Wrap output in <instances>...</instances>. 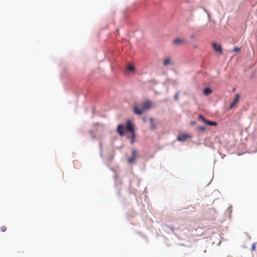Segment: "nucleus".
<instances>
[{
  "mask_svg": "<svg viewBox=\"0 0 257 257\" xmlns=\"http://www.w3.org/2000/svg\"><path fill=\"white\" fill-rule=\"evenodd\" d=\"M153 106V102L147 100L142 104V107H140L138 104H135L133 107V112L135 114L140 115L144 111L150 109Z\"/></svg>",
  "mask_w": 257,
  "mask_h": 257,
  "instance_id": "obj_1",
  "label": "nucleus"
},
{
  "mask_svg": "<svg viewBox=\"0 0 257 257\" xmlns=\"http://www.w3.org/2000/svg\"><path fill=\"white\" fill-rule=\"evenodd\" d=\"M124 129L131 133L135 132V129L131 120H127L125 126L121 124H119L117 125L116 131L120 136L122 137L124 135Z\"/></svg>",
  "mask_w": 257,
  "mask_h": 257,
  "instance_id": "obj_2",
  "label": "nucleus"
},
{
  "mask_svg": "<svg viewBox=\"0 0 257 257\" xmlns=\"http://www.w3.org/2000/svg\"><path fill=\"white\" fill-rule=\"evenodd\" d=\"M139 158L138 152L135 149L132 150V157L127 158L128 164H134L135 163L137 159Z\"/></svg>",
  "mask_w": 257,
  "mask_h": 257,
  "instance_id": "obj_3",
  "label": "nucleus"
},
{
  "mask_svg": "<svg viewBox=\"0 0 257 257\" xmlns=\"http://www.w3.org/2000/svg\"><path fill=\"white\" fill-rule=\"evenodd\" d=\"M198 118L208 125L215 126L217 125V123L216 122L206 120L201 114L199 115Z\"/></svg>",
  "mask_w": 257,
  "mask_h": 257,
  "instance_id": "obj_4",
  "label": "nucleus"
},
{
  "mask_svg": "<svg viewBox=\"0 0 257 257\" xmlns=\"http://www.w3.org/2000/svg\"><path fill=\"white\" fill-rule=\"evenodd\" d=\"M212 47L216 53H218L220 55L222 54V48L220 45H217L215 43H214L212 44Z\"/></svg>",
  "mask_w": 257,
  "mask_h": 257,
  "instance_id": "obj_5",
  "label": "nucleus"
},
{
  "mask_svg": "<svg viewBox=\"0 0 257 257\" xmlns=\"http://www.w3.org/2000/svg\"><path fill=\"white\" fill-rule=\"evenodd\" d=\"M173 43L175 46H179L186 43V41L180 38H177L174 40Z\"/></svg>",
  "mask_w": 257,
  "mask_h": 257,
  "instance_id": "obj_6",
  "label": "nucleus"
},
{
  "mask_svg": "<svg viewBox=\"0 0 257 257\" xmlns=\"http://www.w3.org/2000/svg\"><path fill=\"white\" fill-rule=\"evenodd\" d=\"M191 136L188 134H181L177 137V140L179 141H184L187 139L191 138Z\"/></svg>",
  "mask_w": 257,
  "mask_h": 257,
  "instance_id": "obj_7",
  "label": "nucleus"
},
{
  "mask_svg": "<svg viewBox=\"0 0 257 257\" xmlns=\"http://www.w3.org/2000/svg\"><path fill=\"white\" fill-rule=\"evenodd\" d=\"M240 95L239 94H236L235 95V98L233 102L231 103L229 108L231 109L235 105V104L238 101V100L239 99Z\"/></svg>",
  "mask_w": 257,
  "mask_h": 257,
  "instance_id": "obj_8",
  "label": "nucleus"
},
{
  "mask_svg": "<svg viewBox=\"0 0 257 257\" xmlns=\"http://www.w3.org/2000/svg\"><path fill=\"white\" fill-rule=\"evenodd\" d=\"M150 128L151 130H154L156 128V125L154 122V120L153 118L151 117L150 118Z\"/></svg>",
  "mask_w": 257,
  "mask_h": 257,
  "instance_id": "obj_9",
  "label": "nucleus"
},
{
  "mask_svg": "<svg viewBox=\"0 0 257 257\" xmlns=\"http://www.w3.org/2000/svg\"><path fill=\"white\" fill-rule=\"evenodd\" d=\"M212 93V90L210 88L206 87L203 90V94L205 95H208Z\"/></svg>",
  "mask_w": 257,
  "mask_h": 257,
  "instance_id": "obj_10",
  "label": "nucleus"
},
{
  "mask_svg": "<svg viewBox=\"0 0 257 257\" xmlns=\"http://www.w3.org/2000/svg\"><path fill=\"white\" fill-rule=\"evenodd\" d=\"M171 59L170 58H167L164 59L163 61V65L165 66H168L171 64Z\"/></svg>",
  "mask_w": 257,
  "mask_h": 257,
  "instance_id": "obj_11",
  "label": "nucleus"
},
{
  "mask_svg": "<svg viewBox=\"0 0 257 257\" xmlns=\"http://www.w3.org/2000/svg\"><path fill=\"white\" fill-rule=\"evenodd\" d=\"M131 133V137L130 138L131 143L132 144H133L135 142V137H136L135 132H134L133 133ZM127 138H130L129 137H127Z\"/></svg>",
  "mask_w": 257,
  "mask_h": 257,
  "instance_id": "obj_12",
  "label": "nucleus"
},
{
  "mask_svg": "<svg viewBox=\"0 0 257 257\" xmlns=\"http://www.w3.org/2000/svg\"><path fill=\"white\" fill-rule=\"evenodd\" d=\"M127 69L128 71H131V72L134 71L135 70L134 66L132 65H129L127 66Z\"/></svg>",
  "mask_w": 257,
  "mask_h": 257,
  "instance_id": "obj_13",
  "label": "nucleus"
},
{
  "mask_svg": "<svg viewBox=\"0 0 257 257\" xmlns=\"http://www.w3.org/2000/svg\"><path fill=\"white\" fill-rule=\"evenodd\" d=\"M197 130L199 131H202L203 132L206 130V128L205 126H199L197 127Z\"/></svg>",
  "mask_w": 257,
  "mask_h": 257,
  "instance_id": "obj_14",
  "label": "nucleus"
},
{
  "mask_svg": "<svg viewBox=\"0 0 257 257\" xmlns=\"http://www.w3.org/2000/svg\"><path fill=\"white\" fill-rule=\"evenodd\" d=\"M0 230L2 232H5L7 230V228L5 226H3L0 228Z\"/></svg>",
  "mask_w": 257,
  "mask_h": 257,
  "instance_id": "obj_15",
  "label": "nucleus"
},
{
  "mask_svg": "<svg viewBox=\"0 0 257 257\" xmlns=\"http://www.w3.org/2000/svg\"><path fill=\"white\" fill-rule=\"evenodd\" d=\"M178 94L179 93L177 92L176 93V94L175 95V99L176 100H178Z\"/></svg>",
  "mask_w": 257,
  "mask_h": 257,
  "instance_id": "obj_16",
  "label": "nucleus"
},
{
  "mask_svg": "<svg viewBox=\"0 0 257 257\" xmlns=\"http://www.w3.org/2000/svg\"><path fill=\"white\" fill-rule=\"evenodd\" d=\"M255 249V244L254 243H253L252 244V246H251V250H254Z\"/></svg>",
  "mask_w": 257,
  "mask_h": 257,
  "instance_id": "obj_17",
  "label": "nucleus"
},
{
  "mask_svg": "<svg viewBox=\"0 0 257 257\" xmlns=\"http://www.w3.org/2000/svg\"><path fill=\"white\" fill-rule=\"evenodd\" d=\"M233 51L234 52H238L239 50V48H237V47H235L233 48Z\"/></svg>",
  "mask_w": 257,
  "mask_h": 257,
  "instance_id": "obj_18",
  "label": "nucleus"
},
{
  "mask_svg": "<svg viewBox=\"0 0 257 257\" xmlns=\"http://www.w3.org/2000/svg\"><path fill=\"white\" fill-rule=\"evenodd\" d=\"M190 124L191 125H195L196 124V122L195 121H192V122H190Z\"/></svg>",
  "mask_w": 257,
  "mask_h": 257,
  "instance_id": "obj_19",
  "label": "nucleus"
}]
</instances>
